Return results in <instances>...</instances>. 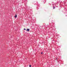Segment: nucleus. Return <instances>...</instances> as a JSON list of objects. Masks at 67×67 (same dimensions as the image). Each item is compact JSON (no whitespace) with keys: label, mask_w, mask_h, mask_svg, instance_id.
<instances>
[{"label":"nucleus","mask_w":67,"mask_h":67,"mask_svg":"<svg viewBox=\"0 0 67 67\" xmlns=\"http://www.w3.org/2000/svg\"><path fill=\"white\" fill-rule=\"evenodd\" d=\"M26 31L27 32V31L29 32V31H30V29H27Z\"/></svg>","instance_id":"1"},{"label":"nucleus","mask_w":67,"mask_h":67,"mask_svg":"<svg viewBox=\"0 0 67 67\" xmlns=\"http://www.w3.org/2000/svg\"><path fill=\"white\" fill-rule=\"evenodd\" d=\"M17 17V15L16 14L15 16V18H16Z\"/></svg>","instance_id":"2"},{"label":"nucleus","mask_w":67,"mask_h":67,"mask_svg":"<svg viewBox=\"0 0 67 67\" xmlns=\"http://www.w3.org/2000/svg\"><path fill=\"white\" fill-rule=\"evenodd\" d=\"M29 67H31V65H29Z\"/></svg>","instance_id":"3"},{"label":"nucleus","mask_w":67,"mask_h":67,"mask_svg":"<svg viewBox=\"0 0 67 67\" xmlns=\"http://www.w3.org/2000/svg\"><path fill=\"white\" fill-rule=\"evenodd\" d=\"M55 7H54L53 8V9H55Z\"/></svg>","instance_id":"4"},{"label":"nucleus","mask_w":67,"mask_h":67,"mask_svg":"<svg viewBox=\"0 0 67 67\" xmlns=\"http://www.w3.org/2000/svg\"><path fill=\"white\" fill-rule=\"evenodd\" d=\"M24 30H26V29H24Z\"/></svg>","instance_id":"5"},{"label":"nucleus","mask_w":67,"mask_h":67,"mask_svg":"<svg viewBox=\"0 0 67 67\" xmlns=\"http://www.w3.org/2000/svg\"><path fill=\"white\" fill-rule=\"evenodd\" d=\"M43 54V52L41 53V54Z\"/></svg>","instance_id":"6"},{"label":"nucleus","mask_w":67,"mask_h":67,"mask_svg":"<svg viewBox=\"0 0 67 67\" xmlns=\"http://www.w3.org/2000/svg\"><path fill=\"white\" fill-rule=\"evenodd\" d=\"M56 59H57V58H56Z\"/></svg>","instance_id":"7"}]
</instances>
